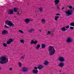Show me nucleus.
Segmentation results:
<instances>
[{"mask_svg": "<svg viewBox=\"0 0 74 74\" xmlns=\"http://www.w3.org/2000/svg\"><path fill=\"white\" fill-rule=\"evenodd\" d=\"M70 26H73L74 27V23L73 22L71 23Z\"/></svg>", "mask_w": 74, "mask_h": 74, "instance_id": "bb28decb", "label": "nucleus"}, {"mask_svg": "<svg viewBox=\"0 0 74 74\" xmlns=\"http://www.w3.org/2000/svg\"><path fill=\"white\" fill-rule=\"evenodd\" d=\"M39 11H40V12H42V8H40L39 9Z\"/></svg>", "mask_w": 74, "mask_h": 74, "instance_id": "c756f323", "label": "nucleus"}, {"mask_svg": "<svg viewBox=\"0 0 74 74\" xmlns=\"http://www.w3.org/2000/svg\"><path fill=\"white\" fill-rule=\"evenodd\" d=\"M25 58V55H24L21 56V59H24Z\"/></svg>", "mask_w": 74, "mask_h": 74, "instance_id": "cd10ccee", "label": "nucleus"}, {"mask_svg": "<svg viewBox=\"0 0 74 74\" xmlns=\"http://www.w3.org/2000/svg\"><path fill=\"white\" fill-rule=\"evenodd\" d=\"M72 11H73L72 10H67L65 12L66 15L68 16L72 15Z\"/></svg>", "mask_w": 74, "mask_h": 74, "instance_id": "20e7f679", "label": "nucleus"}, {"mask_svg": "<svg viewBox=\"0 0 74 74\" xmlns=\"http://www.w3.org/2000/svg\"><path fill=\"white\" fill-rule=\"evenodd\" d=\"M51 34V32L50 31H48L47 32V35L48 36V35H49Z\"/></svg>", "mask_w": 74, "mask_h": 74, "instance_id": "473e14b6", "label": "nucleus"}, {"mask_svg": "<svg viewBox=\"0 0 74 74\" xmlns=\"http://www.w3.org/2000/svg\"><path fill=\"white\" fill-rule=\"evenodd\" d=\"M69 26L68 25L67 26H66L65 27L66 28V29H69Z\"/></svg>", "mask_w": 74, "mask_h": 74, "instance_id": "ea45409f", "label": "nucleus"}, {"mask_svg": "<svg viewBox=\"0 0 74 74\" xmlns=\"http://www.w3.org/2000/svg\"><path fill=\"white\" fill-rule=\"evenodd\" d=\"M48 51L49 53V55H50V56H52L55 53V48H54L53 46H50L48 49Z\"/></svg>", "mask_w": 74, "mask_h": 74, "instance_id": "f257e3e1", "label": "nucleus"}, {"mask_svg": "<svg viewBox=\"0 0 74 74\" xmlns=\"http://www.w3.org/2000/svg\"><path fill=\"white\" fill-rule=\"evenodd\" d=\"M41 21L42 23H44L45 22V18L41 19Z\"/></svg>", "mask_w": 74, "mask_h": 74, "instance_id": "6ab92c4d", "label": "nucleus"}, {"mask_svg": "<svg viewBox=\"0 0 74 74\" xmlns=\"http://www.w3.org/2000/svg\"><path fill=\"white\" fill-rule=\"evenodd\" d=\"M34 69H35V70H37L38 69V67H34Z\"/></svg>", "mask_w": 74, "mask_h": 74, "instance_id": "a19ab883", "label": "nucleus"}, {"mask_svg": "<svg viewBox=\"0 0 74 74\" xmlns=\"http://www.w3.org/2000/svg\"><path fill=\"white\" fill-rule=\"evenodd\" d=\"M9 70L10 71H12V68H10Z\"/></svg>", "mask_w": 74, "mask_h": 74, "instance_id": "c03bdc74", "label": "nucleus"}, {"mask_svg": "<svg viewBox=\"0 0 74 74\" xmlns=\"http://www.w3.org/2000/svg\"><path fill=\"white\" fill-rule=\"evenodd\" d=\"M74 41V40L71 38H67L66 41L67 43H69V42H72Z\"/></svg>", "mask_w": 74, "mask_h": 74, "instance_id": "423d86ee", "label": "nucleus"}, {"mask_svg": "<svg viewBox=\"0 0 74 74\" xmlns=\"http://www.w3.org/2000/svg\"><path fill=\"white\" fill-rule=\"evenodd\" d=\"M8 62V59L7 56L2 57L1 58V61H0V63L1 64H5L7 63Z\"/></svg>", "mask_w": 74, "mask_h": 74, "instance_id": "f03ea898", "label": "nucleus"}, {"mask_svg": "<svg viewBox=\"0 0 74 74\" xmlns=\"http://www.w3.org/2000/svg\"><path fill=\"white\" fill-rule=\"evenodd\" d=\"M3 45L4 47H7V44L5 43H3Z\"/></svg>", "mask_w": 74, "mask_h": 74, "instance_id": "2f4dec72", "label": "nucleus"}, {"mask_svg": "<svg viewBox=\"0 0 74 74\" xmlns=\"http://www.w3.org/2000/svg\"><path fill=\"white\" fill-rule=\"evenodd\" d=\"M34 41L33 40H32L31 41V44L32 45H33L34 44Z\"/></svg>", "mask_w": 74, "mask_h": 74, "instance_id": "c85d7f7f", "label": "nucleus"}, {"mask_svg": "<svg viewBox=\"0 0 74 74\" xmlns=\"http://www.w3.org/2000/svg\"><path fill=\"white\" fill-rule=\"evenodd\" d=\"M13 13H14V10H10L8 11V14L9 15H12L13 14Z\"/></svg>", "mask_w": 74, "mask_h": 74, "instance_id": "1a4fd4ad", "label": "nucleus"}, {"mask_svg": "<svg viewBox=\"0 0 74 74\" xmlns=\"http://www.w3.org/2000/svg\"><path fill=\"white\" fill-rule=\"evenodd\" d=\"M61 30L62 31H63V32H66V31H67L66 28L64 27H62L61 28Z\"/></svg>", "mask_w": 74, "mask_h": 74, "instance_id": "dca6fc26", "label": "nucleus"}, {"mask_svg": "<svg viewBox=\"0 0 74 74\" xmlns=\"http://www.w3.org/2000/svg\"><path fill=\"white\" fill-rule=\"evenodd\" d=\"M32 72L33 74H37L38 72V71L37 70L33 69L32 70Z\"/></svg>", "mask_w": 74, "mask_h": 74, "instance_id": "4468645a", "label": "nucleus"}, {"mask_svg": "<svg viewBox=\"0 0 74 74\" xmlns=\"http://www.w3.org/2000/svg\"><path fill=\"white\" fill-rule=\"evenodd\" d=\"M11 43L9 40H8L7 42V44H10Z\"/></svg>", "mask_w": 74, "mask_h": 74, "instance_id": "72a5a7b5", "label": "nucleus"}, {"mask_svg": "<svg viewBox=\"0 0 74 74\" xmlns=\"http://www.w3.org/2000/svg\"><path fill=\"white\" fill-rule=\"evenodd\" d=\"M5 24L8 26H12V27H13V26H14V24H13L11 21H6L5 22Z\"/></svg>", "mask_w": 74, "mask_h": 74, "instance_id": "7ed1b4c3", "label": "nucleus"}, {"mask_svg": "<svg viewBox=\"0 0 74 74\" xmlns=\"http://www.w3.org/2000/svg\"><path fill=\"white\" fill-rule=\"evenodd\" d=\"M2 69V68H1V67H0V70H1Z\"/></svg>", "mask_w": 74, "mask_h": 74, "instance_id": "de8ad7c7", "label": "nucleus"}, {"mask_svg": "<svg viewBox=\"0 0 74 74\" xmlns=\"http://www.w3.org/2000/svg\"><path fill=\"white\" fill-rule=\"evenodd\" d=\"M58 59L61 62H63L65 61V59L64 57L59 56L58 58Z\"/></svg>", "mask_w": 74, "mask_h": 74, "instance_id": "0eeeda50", "label": "nucleus"}, {"mask_svg": "<svg viewBox=\"0 0 74 74\" xmlns=\"http://www.w3.org/2000/svg\"><path fill=\"white\" fill-rule=\"evenodd\" d=\"M44 67V66L40 65L38 66V68L39 70H40V69H42Z\"/></svg>", "mask_w": 74, "mask_h": 74, "instance_id": "2eb2a0df", "label": "nucleus"}, {"mask_svg": "<svg viewBox=\"0 0 74 74\" xmlns=\"http://www.w3.org/2000/svg\"><path fill=\"white\" fill-rule=\"evenodd\" d=\"M34 32H35V29H31L28 30V32L30 33H34Z\"/></svg>", "mask_w": 74, "mask_h": 74, "instance_id": "f8f14e48", "label": "nucleus"}, {"mask_svg": "<svg viewBox=\"0 0 74 74\" xmlns=\"http://www.w3.org/2000/svg\"><path fill=\"white\" fill-rule=\"evenodd\" d=\"M33 21V19L30 18H27L25 19V20H24V21L25 23L27 24V23H29L31 21Z\"/></svg>", "mask_w": 74, "mask_h": 74, "instance_id": "39448f33", "label": "nucleus"}, {"mask_svg": "<svg viewBox=\"0 0 74 74\" xmlns=\"http://www.w3.org/2000/svg\"><path fill=\"white\" fill-rule=\"evenodd\" d=\"M70 29H71V30H73V29H74V27H70Z\"/></svg>", "mask_w": 74, "mask_h": 74, "instance_id": "58836bf2", "label": "nucleus"}, {"mask_svg": "<svg viewBox=\"0 0 74 74\" xmlns=\"http://www.w3.org/2000/svg\"><path fill=\"white\" fill-rule=\"evenodd\" d=\"M59 2H60V1L59 0H55L54 1V3H55V5L56 6L57 4H59Z\"/></svg>", "mask_w": 74, "mask_h": 74, "instance_id": "ddd939ff", "label": "nucleus"}, {"mask_svg": "<svg viewBox=\"0 0 74 74\" xmlns=\"http://www.w3.org/2000/svg\"><path fill=\"white\" fill-rule=\"evenodd\" d=\"M45 45L44 44H42V45L41 47L42 49H43V48H45Z\"/></svg>", "mask_w": 74, "mask_h": 74, "instance_id": "4be33fe9", "label": "nucleus"}, {"mask_svg": "<svg viewBox=\"0 0 74 74\" xmlns=\"http://www.w3.org/2000/svg\"><path fill=\"white\" fill-rule=\"evenodd\" d=\"M56 16H58V15H60V14H59V13H57L56 14Z\"/></svg>", "mask_w": 74, "mask_h": 74, "instance_id": "a18cd8bd", "label": "nucleus"}, {"mask_svg": "<svg viewBox=\"0 0 74 74\" xmlns=\"http://www.w3.org/2000/svg\"><path fill=\"white\" fill-rule=\"evenodd\" d=\"M44 64L45 65H48L49 64V62L48 61H45L44 62Z\"/></svg>", "mask_w": 74, "mask_h": 74, "instance_id": "f3484780", "label": "nucleus"}, {"mask_svg": "<svg viewBox=\"0 0 74 74\" xmlns=\"http://www.w3.org/2000/svg\"><path fill=\"white\" fill-rule=\"evenodd\" d=\"M20 42H21V43H22V44H23V43H24V42H25V41L23 39H21L20 40Z\"/></svg>", "mask_w": 74, "mask_h": 74, "instance_id": "a878e982", "label": "nucleus"}, {"mask_svg": "<svg viewBox=\"0 0 74 74\" xmlns=\"http://www.w3.org/2000/svg\"><path fill=\"white\" fill-rule=\"evenodd\" d=\"M18 10L19 9H18V8H14V12H17V11H18Z\"/></svg>", "mask_w": 74, "mask_h": 74, "instance_id": "aec40b11", "label": "nucleus"}, {"mask_svg": "<svg viewBox=\"0 0 74 74\" xmlns=\"http://www.w3.org/2000/svg\"><path fill=\"white\" fill-rule=\"evenodd\" d=\"M69 8H70V9H73V7L71 5L69 6Z\"/></svg>", "mask_w": 74, "mask_h": 74, "instance_id": "e433bc0d", "label": "nucleus"}, {"mask_svg": "<svg viewBox=\"0 0 74 74\" xmlns=\"http://www.w3.org/2000/svg\"><path fill=\"white\" fill-rule=\"evenodd\" d=\"M38 30L40 32H42V29H39Z\"/></svg>", "mask_w": 74, "mask_h": 74, "instance_id": "79ce46f5", "label": "nucleus"}, {"mask_svg": "<svg viewBox=\"0 0 74 74\" xmlns=\"http://www.w3.org/2000/svg\"><path fill=\"white\" fill-rule=\"evenodd\" d=\"M37 42H38V41L37 40L35 41H34V44H37Z\"/></svg>", "mask_w": 74, "mask_h": 74, "instance_id": "c9c22d12", "label": "nucleus"}, {"mask_svg": "<svg viewBox=\"0 0 74 74\" xmlns=\"http://www.w3.org/2000/svg\"><path fill=\"white\" fill-rule=\"evenodd\" d=\"M50 34L51 36H53V34H54V33L53 32H51Z\"/></svg>", "mask_w": 74, "mask_h": 74, "instance_id": "7c9ffc66", "label": "nucleus"}, {"mask_svg": "<svg viewBox=\"0 0 74 74\" xmlns=\"http://www.w3.org/2000/svg\"><path fill=\"white\" fill-rule=\"evenodd\" d=\"M18 66L20 67H21L22 66V63H21V62H19L18 63Z\"/></svg>", "mask_w": 74, "mask_h": 74, "instance_id": "5701e85b", "label": "nucleus"}, {"mask_svg": "<svg viewBox=\"0 0 74 74\" xmlns=\"http://www.w3.org/2000/svg\"><path fill=\"white\" fill-rule=\"evenodd\" d=\"M8 31L7 30H3L2 32V34H8Z\"/></svg>", "mask_w": 74, "mask_h": 74, "instance_id": "9d476101", "label": "nucleus"}, {"mask_svg": "<svg viewBox=\"0 0 74 74\" xmlns=\"http://www.w3.org/2000/svg\"><path fill=\"white\" fill-rule=\"evenodd\" d=\"M4 26L5 28H9V27L7 26L6 25H5Z\"/></svg>", "mask_w": 74, "mask_h": 74, "instance_id": "4c0bfd02", "label": "nucleus"}, {"mask_svg": "<svg viewBox=\"0 0 74 74\" xmlns=\"http://www.w3.org/2000/svg\"><path fill=\"white\" fill-rule=\"evenodd\" d=\"M21 14H22V11H19L17 12V14L18 15H21Z\"/></svg>", "mask_w": 74, "mask_h": 74, "instance_id": "412c9836", "label": "nucleus"}, {"mask_svg": "<svg viewBox=\"0 0 74 74\" xmlns=\"http://www.w3.org/2000/svg\"><path fill=\"white\" fill-rule=\"evenodd\" d=\"M61 71H62L61 70H60L59 71V72H61Z\"/></svg>", "mask_w": 74, "mask_h": 74, "instance_id": "09e8293b", "label": "nucleus"}, {"mask_svg": "<svg viewBox=\"0 0 74 74\" xmlns=\"http://www.w3.org/2000/svg\"><path fill=\"white\" fill-rule=\"evenodd\" d=\"M40 48V45L38 44L36 46V49L38 50Z\"/></svg>", "mask_w": 74, "mask_h": 74, "instance_id": "a211bd4d", "label": "nucleus"}, {"mask_svg": "<svg viewBox=\"0 0 74 74\" xmlns=\"http://www.w3.org/2000/svg\"><path fill=\"white\" fill-rule=\"evenodd\" d=\"M57 9H59V5H57Z\"/></svg>", "mask_w": 74, "mask_h": 74, "instance_id": "37998d69", "label": "nucleus"}, {"mask_svg": "<svg viewBox=\"0 0 74 74\" xmlns=\"http://www.w3.org/2000/svg\"><path fill=\"white\" fill-rule=\"evenodd\" d=\"M29 68L27 67H24L23 68L22 71L23 72H27Z\"/></svg>", "mask_w": 74, "mask_h": 74, "instance_id": "6e6552de", "label": "nucleus"}, {"mask_svg": "<svg viewBox=\"0 0 74 74\" xmlns=\"http://www.w3.org/2000/svg\"><path fill=\"white\" fill-rule=\"evenodd\" d=\"M59 16H56L55 18V21H57L58 19H59Z\"/></svg>", "mask_w": 74, "mask_h": 74, "instance_id": "393cba45", "label": "nucleus"}, {"mask_svg": "<svg viewBox=\"0 0 74 74\" xmlns=\"http://www.w3.org/2000/svg\"><path fill=\"white\" fill-rule=\"evenodd\" d=\"M8 40L11 43L13 42V41L14 40V39L10 38V39H9Z\"/></svg>", "mask_w": 74, "mask_h": 74, "instance_id": "b1692460", "label": "nucleus"}, {"mask_svg": "<svg viewBox=\"0 0 74 74\" xmlns=\"http://www.w3.org/2000/svg\"><path fill=\"white\" fill-rule=\"evenodd\" d=\"M64 9V8L63 7V8H62V9H61V10H63Z\"/></svg>", "mask_w": 74, "mask_h": 74, "instance_id": "49530a36", "label": "nucleus"}, {"mask_svg": "<svg viewBox=\"0 0 74 74\" xmlns=\"http://www.w3.org/2000/svg\"><path fill=\"white\" fill-rule=\"evenodd\" d=\"M19 32L21 33H23V31L22 30H19Z\"/></svg>", "mask_w": 74, "mask_h": 74, "instance_id": "f704fd0d", "label": "nucleus"}, {"mask_svg": "<svg viewBox=\"0 0 74 74\" xmlns=\"http://www.w3.org/2000/svg\"><path fill=\"white\" fill-rule=\"evenodd\" d=\"M58 66L60 67H63L64 66V64L63 63L60 62L59 64L58 65Z\"/></svg>", "mask_w": 74, "mask_h": 74, "instance_id": "9b49d317", "label": "nucleus"}]
</instances>
